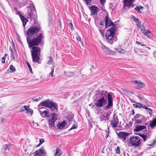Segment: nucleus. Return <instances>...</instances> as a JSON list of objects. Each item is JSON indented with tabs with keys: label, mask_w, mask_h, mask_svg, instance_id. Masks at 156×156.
Wrapping results in <instances>:
<instances>
[{
	"label": "nucleus",
	"mask_w": 156,
	"mask_h": 156,
	"mask_svg": "<svg viewBox=\"0 0 156 156\" xmlns=\"http://www.w3.org/2000/svg\"><path fill=\"white\" fill-rule=\"evenodd\" d=\"M112 93H108L107 91L103 90L97 94V100L95 103V106L97 108H101L105 105L107 103V98L108 99V104L104 108L105 111L108 110L113 105V100Z\"/></svg>",
	"instance_id": "1"
},
{
	"label": "nucleus",
	"mask_w": 156,
	"mask_h": 156,
	"mask_svg": "<svg viewBox=\"0 0 156 156\" xmlns=\"http://www.w3.org/2000/svg\"><path fill=\"white\" fill-rule=\"evenodd\" d=\"M115 31V28L112 27L108 29L105 33L106 40L108 43L111 45L117 40V37L114 36Z\"/></svg>",
	"instance_id": "2"
},
{
	"label": "nucleus",
	"mask_w": 156,
	"mask_h": 156,
	"mask_svg": "<svg viewBox=\"0 0 156 156\" xmlns=\"http://www.w3.org/2000/svg\"><path fill=\"white\" fill-rule=\"evenodd\" d=\"M31 37H27V40L30 48L33 47V46H37L38 45L41 43L43 39L44 38L43 34L42 33H40L37 37L30 39Z\"/></svg>",
	"instance_id": "3"
},
{
	"label": "nucleus",
	"mask_w": 156,
	"mask_h": 156,
	"mask_svg": "<svg viewBox=\"0 0 156 156\" xmlns=\"http://www.w3.org/2000/svg\"><path fill=\"white\" fill-rule=\"evenodd\" d=\"M33 50L31 51V55L33 62H34L38 63L40 58L38 56V53L40 51V48L38 47H34L32 48Z\"/></svg>",
	"instance_id": "4"
},
{
	"label": "nucleus",
	"mask_w": 156,
	"mask_h": 156,
	"mask_svg": "<svg viewBox=\"0 0 156 156\" xmlns=\"http://www.w3.org/2000/svg\"><path fill=\"white\" fill-rule=\"evenodd\" d=\"M140 137L138 136H132L129 139V144L132 146L139 147L140 145Z\"/></svg>",
	"instance_id": "5"
},
{
	"label": "nucleus",
	"mask_w": 156,
	"mask_h": 156,
	"mask_svg": "<svg viewBox=\"0 0 156 156\" xmlns=\"http://www.w3.org/2000/svg\"><path fill=\"white\" fill-rule=\"evenodd\" d=\"M31 8H28V18L31 21L32 20H35L37 17L35 7L34 5H32Z\"/></svg>",
	"instance_id": "6"
},
{
	"label": "nucleus",
	"mask_w": 156,
	"mask_h": 156,
	"mask_svg": "<svg viewBox=\"0 0 156 156\" xmlns=\"http://www.w3.org/2000/svg\"><path fill=\"white\" fill-rule=\"evenodd\" d=\"M41 29L40 26L37 27L35 26L31 27L27 32V37H30L32 36L35 35Z\"/></svg>",
	"instance_id": "7"
},
{
	"label": "nucleus",
	"mask_w": 156,
	"mask_h": 156,
	"mask_svg": "<svg viewBox=\"0 0 156 156\" xmlns=\"http://www.w3.org/2000/svg\"><path fill=\"white\" fill-rule=\"evenodd\" d=\"M117 135L119 139L123 142H125L127 137L129 135V134L125 132H119Z\"/></svg>",
	"instance_id": "8"
},
{
	"label": "nucleus",
	"mask_w": 156,
	"mask_h": 156,
	"mask_svg": "<svg viewBox=\"0 0 156 156\" xmlns=\"http://www.w3.org/2000/svg\"><path fill=\"white\" fill-rule=\"evenodd\" d=\"M140 27L142 33L147 37L150 38V34H151L150 31L148 30H146L145 27L143 25H140Z\"/></svg>",
	"instance_id": "9"
},
{
	"label": "nucleus",
	"mask_w": 156,
	"mask_h": 156,
	"mask_svg": "<svg viewBox=\"0 0 156 156\" xmlns=\"http://www.w3.org/2000/svg\"><path fill=\"white\" fill-rule=\"evenodd\" d=\"M115 114L114 115H113V119L112 121H111V125L113 128H115L117 127L119 122L118 116H116L115 117Z\"/></svg>",
	"instance_id": "10"
},
{
	"label": "nucleus",
	"mask_w": 156,
	"mask_h": 156,
	"mask_svg": "<svg viewBox=\"0 0 156 156\" xmlns=\"http://www.w3.org/2000/svg\"><path fill=\"white\" fill-rule=\"evenodd\" d=\"M89 8L90 11L91 15H97L99 12V8L95 5L89 7Z\"/></svg>",
	"instance_id": "11"
},
{
	"label": "nucleus",
	"mask_w": 156,
	"mask_h": 156,
	"mask_svg": "<svg viewBox=\"0 0 156 156\" xmlns=\"http://www.w3.org/2000/svg\"><path fill=\"white\" fill-rule=\"evenodd\" d=\"M105 28H107L112 26H113L112 27H114V23L108 16H106L105 17Z\"/></svg>",
	"instance_id": "12"
},
{
	"label": "nucleus",
	"mask_w": 156,
	"mask_h": 156,
	"mask_svg": "<svg viewBox=\"0 0 156 156\" xmlns=\"http://www.w3.org/2000/svg\"><path fill=\"white\" fill-rule=\"evenodd\" d=\"M48 108H49L51 111H57L58 109L57 104L51 101L50 102L49 107Z\"/></svg>",
	"instance_id": "13"
},
{
	"label": "nucleus",
	"mask_w": 156,
	"mask_h": 156,
	"mask_svg": "<svg viewBox=\"0 0 156 156\" xmlns=\"http://www.w3.org/2000/svg\"><path fill=\"white\" fill-rule=\"evenodd\" d=\"M101 48L105 54L106 55L112 53V51L111 50L108 48L106 47L105 45L102 44H101Z\"/></svg>",
	"instance_id": "14"
},
{
	"label": "nucleus",
	"mask_w": 156,
	"mask_h": 156,
	"mask_svg": "<svg viewBox=\"0 0 156 156\" xmlns=\"http://www.w3.org/2000/svg\"><path fill=\"white\" fill-rule=\"evenodd\" d=\"M134 1V0H123V5L129 8Z\"/></svg>",
	"instance_id": "15"
},
{
	"label": "nucleus",
	"mask_w": 156,
	"mask_h": 156,
	"mask_svg": "<svg viewBox=\"0 0 156 156\" xmlns=\"http://www.w3.org/2000/svg\"><path fill=\"white\" fill-rule=\"evenodd\" d=\"M35 153V156H44L45 154V152L43 147L41 148L36 151Z\"/></svg>",
	"instance_id": "16"
},
{
	"label": "nucleus",
	"mask_w": 156,
	"mask_h": 156,
	"mask_svg": "<svg viewBox=\"0 0 156 156\" xmlns=\"http://www.w3.org/2000/svg\"><path fill=\"white\" fill-rule=\"evenodd\" d=\"M50 101L49 100H48L41 102L38 105V106L39 107V108H40L41 106H44L48 108Z\"/></svg>",
	"instance_id": "17"
},
{
	"label": "nucleus",
	"mask_w": 156,
	"mask_h": 156,
	"mask_svg": "<svg viewBox=\"0 0 156 156\" xmlns=\"http://www.w3.org/2000/svg\"><path fill=\"white\" fill-rule=\"evenodd\" d=\"M133 83L137 85V88L138 89H140V88L143 87L145 86L144 84L140 81H134L133 82Z\"/></svg>",
	"instance_id": "18"
},
{
	"label": "nucleus",
	"mask_w": 156,
	"mask_h": 156,
	"mask_svg": "<svg viewBox=\"0 0 156 156\" xmlns=\"http://www.w3.org/2000/svg\"><path fill=\"white\" fill-rule=\"evenodd\" d=\"M146 126L145 125H137L136 126L135 128L134 129V130L135 132H137L146 129Z\"/></svg>",
	"instance_id": "19"
},
{
	"label": "nucleus",
	"mask_w": 156,
	"mask_h": 156,
	"mask_svg": "<svg viewBox=\"0 0 156 156\" xmlns=\"http://www.w3.org/2000/svg\"><path fill=\"white\" fill-rule=\"evenodd\" d=\"M44 107H41L40 108L39 110V112H40V114L42 116H46L47 117H48V111L46 110H44L43 111H41L40 110L41 109L43 108H44Z\"/></svg>",
	"instance_id": "20"
},
{
	"label": "nucleus",
	"mask_w": 156,
	"mask_h": 156,
	"mask_svg": "<svg viewBox=\"0 0 156 156\" xmlns=\"http://www.w3.org/2000/svg\"><path fill=\"white\" fill-rule=\"evenodd\" d=\"M20 18L22 21L23 23V26L24 27L26 24L27 22L28 21V20L24 16L20 15Z\"/></svg>",
	"instance_id": "21"
},
{
	"label": "nucleus",
	"mask_w": 156,
	"mask_h": 156,
	"mask_svg": "<svg viewBox=\"0 0 156 156\" xmlns=\"http://www.w3.org/2000/svg\"><path fill=\"white\" fill-rule=\"evenodd\" d=\"M66 122L65 121H63L59 124L57 125V127L58 129H62L65 127L66 126Z\"/></svg>",
	"instance_id": "22"
},
{
	"label": "nucleus",
	"mask_w": 156,
	"mask_h": 156,
	"mask_svg": "<svg viewBox=\"0 0 156 156\" xmlns=\"http://www.w3.org/2000/svg\"><path fill=\"white\" fill-rule=\"evenodd\" d=\"M144 8L142 6H136L134 8V9L139 13H142L143 9Z\"/></svg>",
	"instance_id": "23"
},
{
	"label": "nucleus",
	"mask_w": 156,
	"mask_h": 156,
	"mask_svg": "<svg viewBox=\"0 0 156 156\" xmlns=\"http://www.w3.org/2000/svg\"><path fill=\"white\" fill-rule=\"evenodd\" d=\"M54 156H61L62 154L61 150L60 149L57 148L55 151Z\"/></svg>",
	"instance_id": "24"
},
{
	"label": "nucleus",
	"mask_w": 156,
	"mask_h": 156,
	"mask_svg": "<svg viewBox=\"0 0 156 156\" xmlns=\"http://www.w3.org/2000/svg\"><path fill=\"white\" fill-rule=\"evenodd\" d=\"M137 97L140 101H143L144 103L146 102L147 101V100L144 98L142 94H138L137 95Z\"/></svg>",
	"instance_id": "25"
},
{
	"label": "nucleus",
	"mask_w": 156,
	"mask_h": 156,
	"mask_svg": "<svg viewBox=\"0 0 156 156\" xmlns=\"http://www.w3.org/2000/svg\"><path fill=\"white\" fill-rule=\"evenodd\" d=\"M48 124L50 127H55V122L56 121L54 120H52L51 119L48 120Z\"/></svg>",
	"instance_id": "26"
},
{
	"label": "nucleus",
	"mask_w": 156,
	"mask_h": 156,
	"mask_svg": "<svg viewBox=\"0 0 156 156\" xmlns=\"http://www.w3.org/2000/svg\"><path fill=\"white\" fill-rule=\"evenodd\" d=\"M150 126L151 128H153L154 126H156V118L154 119L153 120L150 121Z\"/></svg>",
	"instance_id": "27"
},
{
	"label": "nucleus",
	"mask_w": 156,
	"mask_h": 156,
	"mask_svg": "<svg viewBox=\"0 0 156 156\" xmlns=\"http://www.w3.org/2000/svg\"><path fill=\"white\" fill-rule=\"evenodd\" d=\"M100 118L101 119V121H106V120H108L109 119V118L108 117H106L105 115H103L100 116Z\"/></svg>",
	"instance_id": "28"
},
{
	"label": "nucleus",
	"mask_w": 156,
	"mask_h": 156,
	"mask_svg": "<svg viewBox=\"0 0 156 156\" xmlns=\"http://www.w3.org/2000/svg\"><path fill=\"white\" fill-rule=\"evenodd\" d=\"M51 115L52 118L51 119L52 120H54V121H56L57 120V115L58 114L55 113H52L51 114Z\"/></svg>",
	"instance_id": "29"
},
{
	"label": "nucleus",
	"mask_w": 156,
	"mask_h": 156,
	"mask_svg": "<svg viewBox=\"0 0 156 156\" xmlns=\"http://www.w3.org/2000/svg\"><path fill=\"white\" fill-rule=\"evenodd\" d=\"M136 104H133V106L134 108H142V104L137 102H136Z\"/></svg>",
	"instance_id": "30"
},
{
	"label": "nucleus",
	"mask_w": 156,
	"mask_h": 156,
	"mask_svg": "<svg viewBox=\"0 0 156 156\" xmlns=\"http://www.w3.org/2000/svg\"><path fill=\"white\" fill-rule=\"evenodd\" d=\"M139 135L143 139L144 142L146 141L147 138V136L146 135L144 134H140Z\"/></svg>",
	"instance_id": "31"
},
{
	"label": "nucleus",
	"mask_w": 156,
	"mask_h": 156,
	"mask_svg": "<svg viewBox=\"0 0 156 156\" xmlns=\"http://www.w3.org/2000/svg\"><path fill=\"white\" fill-rule=\"evenodd\" d=\"M10 147V145L5 144L3 146V148L5 149V151H9V150Z\"/></svg>",
	"instance_id": "32"
},
{
	"label": "nucleus",
	"mask_w": 156,
	"mask_h": 156,
	"mask_svg": "<svg viewBox=\"0 0 156 156\" xmlns=\"http://www.w3.org/2000/svg\"><path fill=\"white\" fill-rule=\"evenodd\" d=\"M29 107V106H23L21 108L19 112H24L25 110H26L27 107L28 108Z\"/></svg>",
	"instance_id": "33"
},
{
	"label": "nucleus",
	"mask_w": 156,
	"mask_h": 156,
	"mask_svg": "<svg viewBox=\"0 0 156 156\" xmlns=\"http://www.w3.org/2000/svg\"><path fill=\"white\" fill-rule=\"evenodd\" d=\"M138 118H144V117L143 116L141 115L140 114H137L135 116V119H138Z\"/></svg>",
	"instance_id": "34"
},
{
	"label": "nucleus",
	"mask_w": 156,
	"mask_h": 156,
	"mask_svg": "<svg viewBox=\"0 0 156 156\" xmlns=\"http://www.w3.org/2000/svg\"><path fill=\"white\" fill-rule=\"evenodd\" d=\"M144 118H140L139 119H135V123L136 124H140L142 120Z\"/></svg>",
	"instance_id": "35"
},
{
	"label": "nucleus",
	"mask_w": 156,
	"mask_h": 156,
	"mask_svg": "<svg viewBox=\"0 0 156 156\" xmlns=\"http://www.w3.org/2000/svg\"><path fill=\"white\" fill-rule=\"evenodd\" d=\"M10 51L11 52V57L12 59L14 60L15 59V58L14 57V54H13V51L12 49H10Z\"/></svg>",
	"instance_id": "36"
},
{
	"label": "nucleus",
	"mask_w": 156,
	"mask_h": 156,
	"mask_svg": "<svg viewBox=\"0 0 156 156\" xmlns=\"http://www.w3.org/2000/svg\"><path fill=\"white\" fill-rule=\"evenodd\" d=\"M117 50L119 52L121 53H123L125 52V51L121 48H117Z\"/></svg>",
	"instance_id": "37"
},
{
	"label": "nucleus",
	"mask_w": 156,
	"mask_h": 156,
	"mask_svg": "<svg viewBox=\"0 0 156 156\" xmlns=\"http://www.w3.org/2000/svg\"><path fill=\"white\" fill-rule=\"evenodd\" d=\"M26 64L27 66L31 73H32V68L31 67L29 63L28 62H26Z\"/></svg>",
	"instance_id": "38"
},
{
	"label": "nucleus",
	"mask_w": 156,
	"mask_h": 156,
	"mask_svg": "<svg viewBox=\"0 0 156 156\" xmlns=\"http://www.w3.org/2000/svg\"><path fill=\"white\" fill-rule=\"evenodd\" d=\"M49 60L48 61V65H50L53 61L52 58L50 56L49 57Z\"/></svg>",
	"instance_id": "39"
},
{
	"label": "nucleus",
	"mask_w": 156,
	"mask_h": 156,
	"mask_svg": "<svg viewBox=\"0 0 156 156\" xmlns=\"http://www.w3.org/2000/svg\"><path fill=\"white\" fill-rule=\"evenodd\" d=\"M73 118V115H69L68 116V119L69 121H72Z\"/></svg>",
	"instance_id": "40"
},
{
	"label": "nucleus",
	"mask_w": 156,
	"mask_h": 156,
	"mask_svg": "<svg viewBox=\"0 0 156 156\" xmlns=\"http://www.w3.org/2000/svg\"><path fill=\"white\" fill-rule=\"evenodd\" d=\"M150 115H151L152 113V110L150 108L148 107L147 109L146 110Z\"/></svg>",
	"instance_id": "41"
},
{
	"label": "nucleus",
	"mask_w": 156,
	"mask_h": 156,
	"mask_svg": "<svg viewBox=\"0 0 156 156\" xmlns=\"http://www.w3.org/2000/svg\"><path fill=\"white\" fill-rule=\"evenodd\" d=\"M10 69L12 70V72H14L16 70L15 68L12 65H11L10 67Z\"/></svg>",
	"instance_id": "42"
},
{
	"label": "nucleus",
	"mask_w": 156,
	"mask_h": 156,
	"mask_svg": "<svg viewBox=\"0 0 156 156\" xmlns=\"http://www.w3.org/2000/svg\"><path fill=\"white\" fill-rule=\"evenodd\" d=\"M54 72V67H53L51 69V73H50L51 76V77H53V73Z\"/></svg>",
	"instance_id": "43"
},
{
	"label": "nucleus",
	"mask_w": 156,
	"mask_h": 156,
	"mask_svg": "<svg viewBox=\"0 0 156 156\" xmlns=\"http://www.w3.org/2000/svg\"><path fill=\"white\" fill-rule=\"evenodd\" d=\"M100 3L103 6L105 2V0H99Z\"/></svg>",
	"instance_id": "44"
},
{
	"label": "nucleus",
	"mask_w": 156,
	"mask_h": 156,
	"mask_svg": "<svg viewBox=\"0 0 156 156\" xmlns=\"http://www.w3.org/2000/svg\"><path fill=\"white\" fill-rule=\"evenodd\" d=\"M99 31L101 34V35L103 36L104 34V30H101L100 29H99Z\"/></svg>",
	"instance_id": "45"
},
{
	"label": "nucleus",
	"mask_w": 156,
	"mask_h": 156,
	"mask_svg": "<svg viewBox=\"0 0 156 156\" xmlns=\"http://www.w3.org/2000/svg\"><path fill=\"white\" fill-rule=\"evenodd\" d=\"M28 112H30L32 113H33V111L32 110L30 109V108H27L26 110Z\"/></svg>",
	"instance_id": "46"
},
{
	"label": "nucleus",
	"mask_w": 156,
	"mask_h": 156,
	"mask_svg": "<svg viewBox=\"0 0 156 156\" xmlns=\"http://www.w3.org/2000/svg\"><path fill=\"white\" fill-rule=\"evenodd\" d=\"M77 128V126H75L74 125H73L71 127V128L69 129V131H70L72 130V129H76Z\"/></svg>",
	"instance_id": "47"
},
{
	"label": "nucleus",
	"mask_w": 156,
	"mask_h": 156,
	"mask_svg": "<svg viewBox=\"0 0 156 156\" xmlns=\"http://www.w3.org/2000/svg\"><path fill=\"white\" fill-rule=\"evenodd\" d=\"M116 153L118 154L120 153V148L119 147H117L116 150Z\"/></svg>",
	"instance_id": "48"
},
{
	"label": "nucleus",
	"mask_w": 156,
	"mask_h": 156,
	"mask_svg": "<svg viewBox=\"0 0 156 156\" xmlns=\"http://www.w3.org/2000/svg\"><path fill=\"white\" fill-rule=\"evenodd\" d=\"M132 19L133 20L136 22H138V20H139L138 19L135 17L134 16L132 18Z\"/></svg>",
	"instance_id": "49"
},
{
	"label": "nucleus",
	"mask_w": 156,
	"mask_h": 156,
	"mask_svg": "<svg viewBox=\"0 0 156 156\" xmlns=\"http://www.w3.org/2000/svg\"><path fill=\"white\" fill-rule=\"evenodd\" d=\"M42 98L41 97H39L35 99H33V101H37L40 100Z\"/></svg>",
	"instance_id": "50"
},
{
	"label": "nucleus",
	"mask_w": 156,
	"mask_h": 156,
	"mask_svg": "<svg viewBox=\"0 0 156 156\" xmlns=\"http://www.w3.org/2000/svg\"><path fill=\"white\" fill-rule=\"evenodd\" d=\"M136 43L138 44V45H140L142 46H144L146 47L145 45L144 44H141L140 43V42L136 41Z\"/></svg>",
	"instance_id": "51"
},
{
	"label": "nucleus",
	"mask_w": 156,
	"mask_h": 156,
	"mask_svg": "<svg viewBox=\"0 0 156 156\" xmlns=\"http://www.w3.org/2000/svg\"><path fill=\"white\" fill-rule=\"evenodd\" d=\"M87 4H89L91 2V0H83Z\"/></svg>",
	"instance_id": "52"
},
{
	"label": "nucleus",
	"mask_w": 156,
	"mask_h": 156,
	"mask_svg": "<svg viewBox=\"0 0 156 156\" xmlns=\"http://www.w3.org/2000/svg\"><path fill=\"white\" fill-rule=\"evenodd\" d=\"M58 22L59 24V26H60V29L61 27V20L60 19H58Z\"/></svg>",
	"instance_id": "53"
},
{
	"label": "nucleus",
	"mask_w": 156,
	"mask_h": 156,
	"mask_svg": "<svg viewBox=\"0 0 156 156\" xmlns=\"http://www.w3.org/2000/svg\"><path fill=\"white\" fill-rule=\"evenodd\" d=\"M109 128H108V132L106 136H105V138L107 139L108 138V137L109 134Z\"/></svg>",
	"instance_id": "54"
},
{
	"label": "nucleus",
	"mask_w": 156,
	"mask_h": 156,
	"mask_svg": "<svg viewBox=\"0 0 156 156\" xmlns=\"http://www.w3.org/2000/svg\"><path fill=\"white\" fill-rule=\"evenodd\" d=\"M76 39H77V40L78 41H81V38H80V37L79 36H78L76 38Z\"/></svg>",
	"instance_id": "55"
},
{
	"label": "nucleus",
	"mask_w": 156,
	"mask_h": 156,
	"mask_svg": "<svg viewBox=\"0 0 156 156\" xmlns=\"http://www.w3.org/2000/svg\"><path fill=\"white\" fill-rule=\"evenodd\" d=\"M39 141L40 145H41L44 142V140L43 139H40L39 140Z\"/></svg>",
	"instance_id": "56"
},
{
	"label": "nucleus",
	"mask_w": 156,
	"mask_h": 156,
	"mask_svg": "<svg viewBox=\"0 0 156 156\" xmlns=\"http://www.w3.org/2000/svg\"><path fill=\"white\" fill-rule=\"evenodd\" d=\"M17 39L20 43H21V40L20 39V37L19 36V35H18V36H17Z\"/></svg>",
	"instance_id": "57"
},
{
	"label": "nucleus",
	"mask_w": 156,
	"mask_h": 156,
	"mask_svg": "<svg viewBox=\"0 0 156 156\" xmlns=\"http://www.w3.org/2000/svg\"><path fill=\"white\" fill-rule=\"evenodd\" d=\"M5 57H3L2 58V62L3 63H4L5 62Z\"/></svg>",
	"instance_id": "58"
},
{
	"label": "nucleus",
	"mask_w": 156,
	"mask_h": 156,
	"mask_svg": "<svg viewBox=\"0 0 156 156\" xmlns=\"http://www.w3.org/2000/svg\"><path fill=\"white\" fill-rule=\"evenodd\" d=\"M29 4L30 5V6L28 8H31L32 6V5H34L33 3L31 2H30V3H29Z\"/></svg>",
	"instance_id": "59"
},
{
	"label": "nucleus",
	"mask_w": 156,
	"mask_h": 156,
	"mask_svg": "<svg viewBox=\"0 0 156 156\" xmlns=\"http://www.w3.org/2000/svg\"><path fill=\"white\" fill-rule=\"evenodd\" d=\"M69 27L71 28V29L73 28V26L72 23H69Z\"/></svg>",
	"instance_id": "60"
},
{
	"label": "nucleus",
	"mask_w": 156,
	"mask_h": 156,
	"mask_svg": "<svg viewBox=\"0 0 156 156\" xmlns=\"http://www.w3.org/2000/svg\"><path fill=\"white\" fill-rule=\"evenodd\" d=\"M142 108H143L144 109L146 110L147 109L148 107L146 106H145L144 105H142Z\"/></svg>",
	"instance_id": "61"
},
{
	"label": "nucleus",
	"mask_w": 156,
	"mask_h": 156,
	"mask_svg": "<svg viewBox=\"0 0 156 156\" xmlns=\"http://www.w3.org/2000/svg\"><path fill=\"white\" fill-rule=\"evenodd\" d=\"M110 115V114L109 113H107L106 114V115H105L106 117H108V118H109V116Z\"/></svg>",
	"instance_id": "62"
},
{
	"label": "nucleus",
	"mask_w": 156,
	"mask_h": 156,
	"mask_svg": "<svg viewBox=\"0 0 156 156\" xmlns=\"http://www.w3.org/2000/svg\"><path fill=\"white\" fill-rule=\"evenodd\" d=\"M52 20V19L51 18H50L48 20L49 24L51 23V22Z\"/></svg>",
	"instance_id": "63"
},
{
	"label": "nucleus",
	"mask_w": 156,
	"mask_h": 156,
	"mask_svg": "<svg viewBox=\"0 0 156 156\" xmlns=\"http://www.w3.org/2000/svg\"><path fill=\"white\" fill-rule=\"evenodd\" d=\"M153 143L154 144L156 143V139H155L153 140Z\"/></svg>",
	"instance_id": "64"
}]
</instances>
